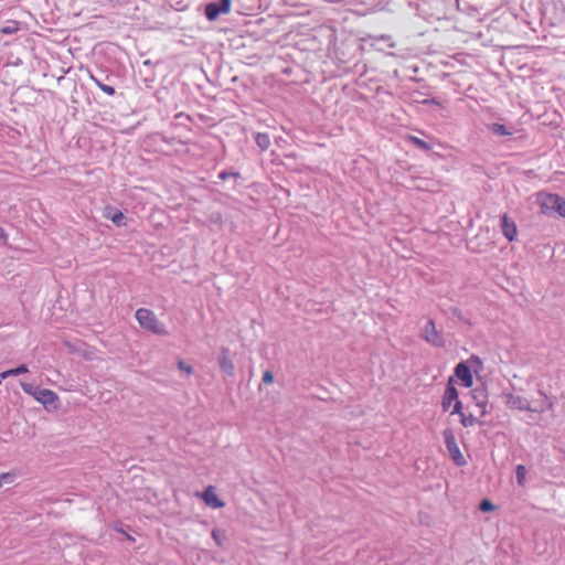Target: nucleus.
Returning <instances> with one entry per match:
<instances>
[{"mask_svg": "<svg viewBox=\"0 0 565 565\" xmlns=\"http://www.w3.org/2000/svg\"><path fill=\"white\" fill-rule=\"evenodd\" d=\"M136 319L142 329H146L153 334L167 335L168 331L163 323H161L154 312L147 308H139L136 311Z\"/></svg>", "mask_w": 565, "mask_h": 565, "instance_id": "2", "label": "nucleus"}, {"mask_svg": "<svg viewBox=\"0 0 565 565\" xmlns=\"http://www.w3.org/2000/svg\"><path fill=\"white\" fill-rule=\"evenodd\" d=\"M0 239H2V242L6 244L7 241H8V234L6 233V231L0 226Z\"/></svg>", "mask_w": 565, "mask_h": 565, "instance_id": "31", "label": "nucleus"}, {"mask_svg": "<svg viewBox=\"0 0 565 565\" xmlns=\"http://www.w3.org/2000/svg\"><path fill=\"white\" fill-rule=\"evenodd\" d=\"M539 203L543 214L556 213L565 217V199L561 195L553 193L541 194Z\"/></svg>", "mask_w": 565, "mask_h": 565, "instance_id": "3", "label": "nucleus"}, {"mask_svg": "<svg viewBox=\"0 0 565 565\" xmlns=\"http://www.w3.org/2000/svg\"><path fill=\"white\" fill-rule=\"evenodd\" d=\"M201 497L204 500L205 504L209 507H212L214 509L224 507V502L217 497L212 486H209L201 494Z\"/></svg>", "mask_w": 565, "mask_h": 565, "instance_id": "15", "label": "nucleus"}, {"mask_svg": "<svg viewBox=\"0 0 565 565\" xmlns=\"http://www.w3.org/2000/svg\"><path fill=\"white\" fill-rule=\"evenodd\" d=\"M515 475L519 486H524L526 482V468L524 465H518L515 468Z\"/></svg>", "mask_w": 565, "mask_h": 565, "instance_id": "21", "label": "nucleus"}, {"mask_svg": "<svg viewBox=\"0 0 565 565\" xmlns=\"http://www.w3.org/2000/svg\"><path fill=\"white\" fill-rule=\"evenodd\" d=\"M9 478H10L9 473H2V475L0 476V487L2 486V480H3V479H9Z\"/></svg>", "mask_w": 565, "mask_h": 565, "instance_id": "34", "label": "nucleus"}, {"mask_svg": "<svg viewBox=\"0 0 565 565\" xmlns=\"http://www.w3.org/2000/svg\"><path fill=\"white\" fill-rule=\"evenodd\" d=\"M422 104L441 106V103L436 98H426L422 102Z\"/></svg>", "mask_w": 565, "mask_h": 565, "instance_id": "30", "label": "nucleus"}, {"mask_svg": "<svg viewBox=\"0 0 565 565\" xmlns=\"http://www.w3.org/2000/svg\"><path fill=\"white\" fill-rule=\"evenodd\" d=\"M26 372H29L26 364H20L19 366H17L14 369H10V370L2 372L1 377L7 379L9 376H15V375H20V374H23Z\"/></svg>", "mask_w": 565, "mask_h": 565, "instance_id": "19", "label": "nucleus"}, {"mask_svg": "<svg viewBox=\"0 0 565 565\" xmlns=\"http://www.w3.org/2000/svg\"><path fill=\"white\" fill-rule=\"evenodd\" d=\"M456 376L461 381V385L463 387H471L473 384V375L472 372L465 362H460L455 367Z\"/></svg>", "mask_w": 565, "mask_h": 565, "instance_id": "13", "label": "nucleus"}, {"mask_svg": "<svg viewBox=\"0 0 565 565\" xmlns=\"http://www.w3.org/2000/svg\"><path fill=\"white\" fill-rule=\"evenodd\" d=\"M106 217L110 218L111 222L118 226V227H121V226H126L127 225V216L119 210L117 209H114V210H110L108 211L106 214H105Z\"/></svg>", "mask_w": 565, "mask_h": 565, "instance_id": "16", "label": "nucleus"}, {"mask_svg": "<svg viewBox=\"0 0 565 565\" xmlns=\"http://www.w3.org/2000/svg\"><path fill=\"white\" fill-rule=\"evenodd\" d=\"M262 2L266 3L267 6L270 4H280L282 0H260Z\"/></svg>", "mask_w": 565, "mask_h": 565, "instance_id": "33", "label": "nucleus"}, {"mask_svg": "<svg viewBox=\"0 0 565 565\" xmlns=\"http://www.w3.org/2000/svg\"><path fill=\"white\" fill-rule=\"evenodd\" d=\"M230 177L241 178V173L238 171H226V170H223L218 173V178L222 181H225Z\"/></svg>", "mask_w": 565, "mask_h": 565, "instance_id": "24", "label": "nucleus"}, {"mask_svg": "<svg viewBox=\"0 0 565 565\" xmlns=\"http://www.w3.org/2000/svg\"><path fill=\"white\" fill-rule=\"evenodd\" d=\"M270 157L271 158L265 162V169L267 171L268 178L271 180L275 186L282 188L280 184L282 181V173L280 170L279 156L273 151Z\"/></svg>", "mask_w": 565, "mask_h": 565, "instance_id": "8", "label": "nucleus"}, {"mask_svg": "<svg viewBox=\"0 0 565 565\" xmlns=\"http://www.w3.org/2000/svg\"><path fill=\"white\" fill-rule=\"evenodd\" d=\"M19 23L17 21H10L8 25L2 26L0 32L3 34H13L19 31Z\"/></svg>", "mask_w": 565, "mask_h": 565, "instance_id": "23", "label": "nucleus"}, {"mask_svg": "<svg viewBox=\"0 0 565 565\" xmlns=\"http://www.w3.org/2000/svg\"><path fill=\"white\" fill-rule=\"evenodd\" d=\"M232 8V0H217L207 2L204 7V15L205 18L214 22L218 20L222 14L230 13Z\"/></svg>", "mask_w": 565, "mask_h": 565, "instance_id": "5", "label": "nucleus"}, {"mask_svg": "<svg viewBox=\"0 0 565 565\" xmlns=\"http://www.w3.org/2000/svg\"><path fill=\"white\" fill-rule=\"evenodd\" d=\"M21 387L24 393L31 395L35 401L41 403L47 412H56L61 407V401L58 395L49 388H42L39 385L32 383H21Z\"/></svg>", "mask_w": 565, "mask_h": 565, "instance_id": "1", "label": "nucleus"}, {"mask_svg": "<svg viewBox=\"0 0 565 565\" xmlns=\"http://www.w3.org/2000/svg\"><path fill=\"white\" fill-rule=\"evenodd\" d=\"M90 79L108 96H114L116 89L114 87L115 76L105 71L98 70L96 73L89 72Z\"/></svg>", "mask_w": 565, "mask_h": 565, "instance_id": "6", "label": "nucleus"}, {"mask_svg": "<svg viewBox=\"0 0 565 565\" xmlns=\"http://www.w3.org/2000/svg\"><path fill=\"white\" fill-rule=\"evenodd\" d=\"M489 129L495 136H511L513 134L512 130L508 129L504 125L499 122H493L489 126Z\"/></svg>", "mask_w": 565, "mask_h": 565, "instance_id": "18", "label": "nucleus"}, {"mask_svg": "<svg viewBox=\"0 0 565 565\" xmlns=\"http://www.w3.org/2000/svg\"><path fill=\"white\" fill-rule=\"evenodd\" d=\"M460 423L463 427H472L476 424H478V419L475 415L469 414L466 415L465 413L460 416Z\"/></svg>", "mask_w": 565, "mask_h": 565, "instance_id": "22", "label": "nucleus"}, {"mask_svg": "<svg viewBox=\"0 0 565 565\" xmlns=\"http://www.w3.org/2000/svg\"><path fill=\"white\" fill-rule=\"evenodd\" d=\"M178 367L179 370L184 371L188 375H191L194 371L193 366L186 364L182 359H179Z\"/></svg>", "mask_w": 565, "mask_h": 565, "instance_id": "25", "label": "nucleus"}, {"mask_svg": "<svg viewBox=\"0 0 565 565\" xmlns=\"http://www.w3.org/2000/svg\"><path fill=\"white\" fill-rule=\"evenodd\" d=\"M221 536H222V533H221V531L218 529H213L212 530V537H213V540L216 542V544L218 546H222Z\"/></svg>", "mask_w": 565, "mask_h": 565, "instance_id": "29", "label": "nucleus"}, {"mask_svg": "<svg viewBox=\"0 0 565 565\" xmlns=\"http://www.w3.org/2000/svg\"><path fill=\"white\" fill-rule=\"evenodd\" d=\"M125 535H126V537H127L128 540L134 541V537H132V536H130L129 534H127V533H126Z\"/></svg>", "mask_w": 565, "mask_h": 565, "instance_id": "36", "label": "nucleus"}, {"mask_svg": "<svg viewBox=\"0 0 565 565\" xmlns=\"http://www.w3.org/2000/svg\"><path fill=\"white\" fill-rule=\"evenodd\" d=\"M462 413V403L460 399H457L455 403H454V408L451 411V415H460L461 416Z\"/></svg>", "mask_w": 565, "mask_h": 565, "instance_id": "28", "label": "nucleus"}, {"mask_svg": "<svg viewBox=\"0 0 565 565\" xmlns=\"http://www.w3.org/2000/svg\"><path fill=\"white\" fill-rule=\"evenodd\" d=\"M422 338L428 344H431L436 348H444L446 345V341L440 331L437 330L436 323L433 319H429L422 331Z\"/></svg>", "mask_w": 565, "mask_h": 565, "instance_id": "7", "label": "nucleus"}, {"mask_svg": "<svg viewBox=\"0 0 565 565\" xmlns=\"http://www.w3.org/2000/svg\"><path fill=\"white\" fill-rule=\"evenodd\" d=\"M457 399H459L458 390L456 388V386L452 383V377H450L446 385L445 393H444L443 401H441L443 409L445 412H447L450 408L451 404L455 403Z\"/></svg>", "mask_w": 565, "mask_h": 565, "instance_id": "12", "label": "nucleus"}, {"mask_svg": "<svg viewBox=\"0 0 565 565\" xmlns=\"http://www.w3.org/2000/svg\"><path fill=\"white\" fill-rule=\"evenodd\" d=\"M480 510L483 511V512H489V511H493L494 510V505L491 503V501H489L488 499L483 500L481 503H480Z\"/></svg>", "mask_w": 565, "mask_h": 565, "instance_id": "27", "label": "nucleus"}, {"mask_svg": "<svg viewBox=\"0 0 565 565\" xmlns=\"http://www.w3.org/2000/svg\"><path fill=\"white\" fill-rule=\"evenodd\" d=\"M444 441L450 458L458 467L467 465V460L460 451L455 433L451 428H446L443 431Z\"/></svg>", "mask_w": 565, "mask_h": 565, "instance_id": "4", "label": "nucleus"}, {"mask_svg": "<svg viewBox=\"0 0 565 565\" xmlns=\"http://www.w3.org/2000/svg\"><path fill=\"white\" fill-rule=\"evenodd\" d=\"M182 116H183V114L181 113V114H178V115L175 116V118H180V117H182Z\"/></svg>", "mask_w": 565, "mask_h": 565, "instance_id": "38", "label": "nucleus"}, {"mask_svg": "<svg viewBox=\"0 0 565 565\" xmlns=\"http://www.w3.org/2000/svg\"><path fill=\"white\" fill-rule=\"evenodd\" d=\"M125 535H126V537H127L128 540L134 541V537H132V536H130L129 534H127V533H126Z\"/></svg>", "mask_w": 565, "mask_h": 565, "instance_id": "37", "label": "nucleus"}, {"mask_svg": "<svg viewBox=\"0 0 565 565\" xmlns=\"http://www.w3.org/2000/svg\"><path fill=\"white\" fill-rule=\"evenodd\" d=\"M256 145L262 149L266 150L270 145V138L268 134L258 132L255 137Z\"/></svg>", "mask_w": 565, "mask_h": 565, "instance_id": "20", "label": "nucleus"}, {"mask_svg": "<svg viewBox=\"0 0 565 565\" xmlns=\"http://www.w3.org/2000/svg\"><path fill=\"white\" fill-rule=\"evenodd\" d=\"M504 398H505V405L510 409L526 411V412H534L535 411V409H533L531 407L530 401L526 399L523 396L515 395V394H512V393H507V394H504Z\"/></svg>", "mask_w": 565, "mask_h": 565, "instance_id": "9", "label": "nucleus"}, {"mask_svg": "<svg viewBox=\"0 0 565 565\" xmlns=\"http://www.w3.org/2000/svg\"><path fill=\"white\" fill-rule=\"evenodd\" d=\"M406 140L409 141L412 145H414L415 147H417L418 149H422V150H425V151H429L431 150L433 146L431 143L416 137V136H413V135H408L406 137Z\"/></svg>", "mask_w": 565, "mask_h": 565, "instance_id": "17", "label": "nucleus"}, {"mask_svg": "<svg viewBox=\"0 0 565 565\" xmlns=\"http://www.w3.org/2000/svg\"><path fill=\"white\" fill-rule=\"evenodd\" d=\"M501 230L502 234L509 242H513L518 234V227L515 222L509 217L508 214L501 216Z\"/></svg>", "mask_w": 565, "mask_h": 565, "instance_id": "14", "label": "nucleus"}, {"mask_svg": "<svg viewBox=\"0 0 565 565\" xmlns=\"http://www.w3.org/2000/svg\"><path fill=\"white\" fill-rule=\"evenodd\" d=\"M218 365L223 373H225L227 376H233L235 372L234 362L231 356V351L226 347H222L220 349L218 354Z\"/></svg>", "mask_w": 565, "mask_h": 565, "instance_id": "10", "label": "nucleus"}, {"mask_svg": "<svg viewBox=\"0 0 565 565\" xmlns=\"http://www.w3.org/2000/svg\"><path fill=\"white\" fill-rule=\"evenodd\" d=\"M274 382V374L271 371L267 370L263 374L262 384H271Z\"/></svg>", "mask_w": 565, "mask_h": 565, "instance_id": "26", "label": "nucleus"}, {"mask_svg": "<svg viewBox=\"0 0 565 565\" xmlns=\"http://www.w3.org/2000/svg\"><path fill=\"white\" fill-rule=\"evenodd\" d=\"M116 531L126 534V531H124L122 529H116Z\"/></svg>", "mask_w": 565, "mask_h": 565, "instance_id": "35", "label": "nucleus"}, {"mask_svg": "<svg viewBox=\"0 0 565 565\" xmlns=\"http://www.w3.org/2000/svg\"><path fill=\"white\" fill-rule=\"evenodd\" d=\"M472 399L476 404V406L480 411V415L484 416L487 414V406H488V390L484 386L481 387H475L471 392Z\"/></svg>", "mask_w": 565, "mask_h": 565, "instance_id": "11", "label": "nucleus"}, {"mask_svg": "<svg viewBox=\"0 0 565 565\" xmlns=\"http://www.w3.org/2000/svg\"><path fill=\"white\" fill-rule=\"evenodd\" d=\"M540 394H541L542 396H544V397L548 401V403H547V408H548V409H552V408L554 407V403H553L552 401H550V399H548L547 395H546L544 392L540 391Z\"/></svg>", "mask_w": 565, "mask_h": 565, "instance_id": "32", "label": "nucleus"}]
</instances>
